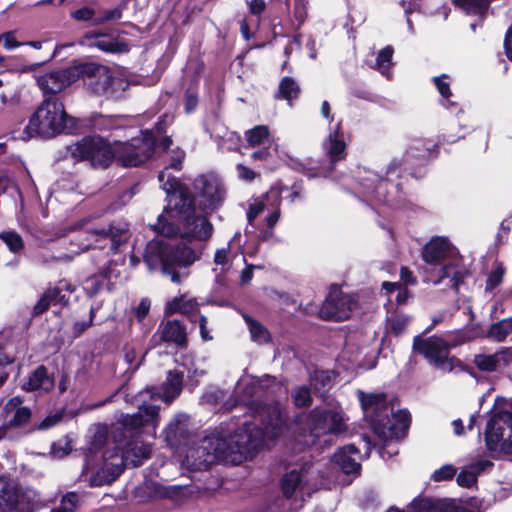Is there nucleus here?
I'll return each mask as SVG.
<instances>
[{
    "label": "nucleus",
    "instance_id": "nucleus-1",
    "mask_svg": "<svg viewBox=\"0 0 512 512\" xmlns=\"http://www.w3.org/2000/svg\"><path fill=\"white\" fill-rule=\"evenodd\" d=\"M264 433L254 424H244L226 437L211 435L185 450L182 465L189 470H205L223 461L240 464L251 459L262 446Z\"/></svg>",
    "mask_w": 512,
    "mask_h": 512
},
{
    "label": "nucleus",
    "instance_id": "nucleus-2",
    "mask_svg": "<svg viewBox=\"0 0 512 512\" xmlns=\"http://www.w3.org/2000/svg\"><path fill=\"white\" fill-rule=\"evenodd\" d=\"M159 181L168 195V209L157 219L155 230L166 237L180 234L183 238L206 240L212 234L207 217L192 206L188 191L175 177L160 172Z\"/></svg>",
    "mask_w": 512,
    "mask_h": 512
},
{
    "label": "nucleus",
    "instance_id": "nucleus-3",
    "mask_svg": "<svg viewBox=\"0 0 512 512\" xmlns=\"http://www.w3.org/2000/svg\"><path fill=\"white\" fill-rule=\"evenodd\" d=\"M347 418L337 403L316 407L301 416L293 427V449L302 452L309 447L322 445L321 438L328 434H341L347 430Z\"/></svg>",
    "mask_w": 512,
    "mask_h": 512
},
{
    "label": "nucleus",
    "instance_id": "nucleus-4",
    "mask_svg": "<svg viewBox=\"0 0 512 512\" xmlns=\"http://www.w3.org/2000/svg\"><path fill=\"white\" fill-rule=\"evenodd\" d=\"M121 143L114 145L108 143L102 137H85L72 144L69 151L77 160H88L94 166L108 167L116 158L123 166H138L148 157L147 151L136 152L137 142Z\"/></svg>",
    "mask_w": 512,
    "mask_h": 512
},
{
    "label": "nucleus",
    "instance_id": "nucleus-5",
    "mask_svg": "<svg viewBox=\"0 0 512 512\" xmlns=\"http://www.w3.org/2000/svg\"><path fill=\"white\" fill-rule=\"evenodd\" d=\"M199 256L183 242L175 240L151 241L145 252V263L150 271L161 269L173 283H180L185 274L177 272V268L192 265Z\"/></svg>",
    "mask_w": 512,
    "mask_h": 512
},
{
    "label": "nucleus",
    "instance_id": "nucleus-6",
    "mask_svg": "<svg viewBox=\"0 0 512 512\" xmlns=\"http://www.w3.org/2000/svg\"><path fill=\"white\" fill-rule=\"evenodd\" d=\"M481 334L482 330L479 325L470 324L464 330L450 335L447 339L435 336L425 339L415 338L413 348L439 369L450 372L455 368L456 360L450 357L449 349L475 339Z\"/></svg>",
    "mask_w": 512,
    "mask_h": 512
},
{
    "label": "nucleus",
    "instance_id": "nucleus-7",
    "mask_svg": "<svg viewBox=\"0 0 512 512\" xmlns=\"http://www.w3.org/2000/svg\"><path fill=\"white\" fill-rule=\"evenodd\" d=\"M69 117L64 105L56 98L44 100L29 118L22 132L21 139L34 137L51 138L67 128Z\"/></svg>",
    "mask_w": 512,
    "mask_h": 512
},
{
    "label": "nucleus",
    "instance_id": "nucleus-8",
    "mask_svg": "<svg viewBox=\"0 0 512 512\" xmlns=\"http://www.w3.org/2000/svg\"><path fill=\"white\" fill-rule=\"evenodd\" d=\"M149 455L150 447L138 442L130 443L127 449L122 453L118 462H108V460L114 458L115 455H108V451H105L103 453L105 460L104 466L91 478V484L93 486L109 484L121 475L124 465L130 464L132 466H138L144 459H147Z\"/></svg>",
    "mask_w": 512,
    "mask_h": 512
},
{
    "label": "nucleus",
    "instance_id": "nucleus-9",
    "mask_svg": "<svg viewBox=\"0 0 512 512\" xmlns=\"http://www.w3.org/2000/svg\"><path fill=\"white\" fill-rule=\"evenodd\" d=\"M485 440L489 450L512 455V402H505L502 410L496 408L487 423Z\"/></svg>",
    "mask_w": 512,
    "mask_h": 512
},
{
    "label": "nucleus",
    "instance_id": "nucleus-10",
    "mask_svg": "<svg viewBox=\"0 0 512 512\" xmlns=\"http://www.w3.org/2000/svg\"><path fill=\"white\" fill-rule=\"evenodd\" d=\"M80 77H85L87 86L95 94L119 97L128 87V83L109 68L96 64L79 65Z\"/></svg>",
    "mask_w": 512,
    "mask_h": 512
},
{
    "label": "nucleus",
    "instance_id": "nucleus-11",
    "mask_svg": "<svg viewBox=\"0 0 512 512\" xmlns=\"http://www.w3.org/2000/svg\"><path fill=\"white\" fill-rule=\"evenodd\" d=\"M128 238V228L126 224L118 226H108L99 229L89 228L81 236L79 250L76 253L87 250L91 246H99L104 248L107 246L106 242L110 243V248L116 250L119 245L125 242Z\"/></svg>",
    "mask_w": 512,
    "mask_h": 512
},
{
    "label": "nucleus",
    "instance_id": "nucleus-12",
    "mask_svg": "<svg viewBox=\"0 0 512 512\" xmlns=\"http://www.w3.org/2000/svg\"><path fill=\"white\" fill-rule=\"evenodd\" d=\"M357 308L358 302L353 295L336 289L324 301L320 315L326 320L342 321L348 319Z\"/></svg>",
    "mask_w": 512,
    "mask_h": 512
},
{
    "label": "nucleus",
    "instance_id": "nucleus-13",
    "mask_svg": "<svg viewBox=\"0 0 512 512\" xmlns=\"http://www.w3.org/2000/svg\"><path fill=\"white\" fill-rule=\"evenodd\" d=\"M80 78L79 65L64 70L52 71L37 79L38 86L44 93L55 94Z\"/></svg>",
    "mask_w": 512,
    "mask_h": 512
},
{
    "label": "nucleus",
    "instance_id": "nucleus-14",
    "mask_svg": "<svg viewBox=\"0 0 512 512\" xmlns=\"http://www.w3.org/2000/svg\"><path fill=\"white\" fill-rule=\"evenodd\" d=\"M385 413L383 419H378L375 425V432L384 440H393L403 437L409 427L410 417L405 410Z\"/></svg>",
    "mask_w": 512,
    "mask_h": 512
},
{
    "label": "nucleus",
    "instance_id": "nucleus-15",
    "mask_svg": "<svg viewBox=\"0 0 512 512\" xmlns=\"http://www.w3.org/2000/svg\"><path fill=\"white\" fill-rule=\"evenodd\" d=\"M137 147L136 152L141 153L142 151L148 152V157L151 156L153 150H162L166 153L167 158L170 160V167L174 169H180L182 160L184 159L185 153L180 148L170 149L172 146V140L170 138H163L159 142H155L150 132L143 134L142 140H136Z\"/></svg>",
    "mask_w": 512,
    "mask_h": 512
},
{
    "label": "nucleus",
    "instance_id": "nucleus-16",
    "mask_svg": "<svg viewBox=\"0 0 512 512\" xmlns=\"http://www.w3.org/2000/svg\"><path fill=\"white\" fill-rule=\"evenodd\" d=\"M358 398L361 402L365 417L371 421L374 430L377 420L383 419L385 413L392 412V408L388 406L386 396L383 393L365 394L359 391Z\"/></svg>",
    "mask_w": 512,
    "mask_h": 512
},
{
    "label": "nucleus",
    "instance_id": "nucleus-17",
    "mask_svg": "<svg viewBox=\"0 0 512 512\" xmlns=\"http://www.w3.org/2000/svg\"><path fill=\"white\" fill-rule=\"evenodd\" d=\"M195 188L202 198L201 204L205 210H212L222 198L219 180L214 176H200L195 181Z\"/></svg>",
    "mask_w": 512,
    "mask_h": 512
},
{
    "label": "nucleus",
    "instance_id": "nucleus-18",
    "mask_svg": "<svg viewBox=\"0 0 512 512\" xmlns=\"http://www.w3.org/2000/svg\"><path fill=\"white\" fill-rule=\"evenodd\" d=\"M22 400L19 397L7 401L3 409V424L0 430L5 433L7 427H19L27 423L31 417L30 409L21 406Z\"/></svg>",
    "mask_w": 512,
    "mask_h": 512
},
{
    "label": "nucleus",
    "instance_id": "nucleus-19",
    "mask_svg": "<svg viewBox=\"0 0 512 512\" xmlns=\"http://www.w3.org/2000/svg\"><path fill=\"white\" fill-rule=\"evenodd\" d=\"M158 419V408L154 405L141 406L138 413L133 415H122L121 424L128 429H137L142 426H152V434H155V428Z\"/></svg>",
    "mask_w": 512,
    "mask_h": 512
},
{
    "label": "nucleus",
    "instance_id": "nucleus-20",
    "mask_svg": "<svg viewBox=\"0 0 512 512\" xmlns=\"http://www.w3.org/2000/svg\"><path fill=\"white\" fill-rule=\"evenodd\" d=\"M454 253L455 251L447 239L437 237L425 246L423 259L428 264L438 265L451 258Z\"/></svg>",
    "mask_w": 512,
    "mask_h": 512
},
{
    "label": "nucleus",
    "instance_id": "nucleus-21",
    "mask_svg": "<svg viewBox=\"0 0 512 512\" xmlns=\"http://www.w3.org/2000/svg\"><path fill=\"white\" fill-rule=\"evenodd\" d=\"M411 512H463V508L456 505L452 499L414 500L410 505Z\"/></svg>",
    "mask_w": 512,
    "mask_h": 512
},
{
    "label": "nucleus",
    "instance_id": "nucleus-22",
    "mask_svg": "<svg viewBox=\"0 0 512 512\" xmlns=\"http://www.w3.org/2000/svg\"><path fill=\"white\" fill-rule=\"evenodd\" d=\"M358 451L354 445H346L338 449L333 455V463L345 474H357L360 470Z\"/></svg>",
    "mask_w": 512,
    "mask_h": 512
},
{
    "label": "nucleus",
    "instance_id": "nucleus-23",
    "mask_svg": "<svg viewBox=\"0 0 512 512\" xmlns=\"http://www.w3.org/2000/svg\"><path fill=\"white\" fill-rule=\"evenodd\" d=\"M186 415H178L172 420L164 431V439L171 447H176L188 437V424Z\"/></svg>",
    "mask_w": 512,
    "mask_h": 512
},
{
    "label": "nucleus",
    "instance_id": "nucleus-24",
    "mask_svg": "<svg viewBox=\"0 0 512 512\" xmlns=\"http://www.w3.org/2000/svg\"><path fill=\"white\" fill-rule=\"evenodd\" d=\"M89 46H94L108 53H124L129 50V45L118 38H111L106 35L95 34L87 36Z\"/></svg>",
    "mask_w": 512,
    "mask_h": 512
},
{
    "label": "nucleus",
    "instance_id": "nucleus-25",
    "mask_svg": "<svg viewBox=\"0 0 512 512\" xmlns=\"http://www.w3.org/2000/svg\"><path fill=\"white\" fill-rule=\"evenodd\" d=\"M323 147L332 163L344 158L346 144L340 132L339 124L336 126L335 130L330 132L327 140L323 144Z\"/></svg>",
    "mask_w": 512,
    "mask_h": 512
},
{
    "label": "nucleus",
    "instance_id": "nucleus-26",
    "mask_svg": "<svg viewBox=\"0 0 512 512\" xmlns=\"http://www.w3.org/2000/svg\"><path fill=\"white\" fill-rule=\"evenodd\" d=\"M18 491V485L14 480L0 477V510L13 511Z\"/></svg>",
    "mask_w": 512,
    "mask_h": 512
},
{
    "label": "nucleus",
    "instance_id": "nucleus-27",
    "mask_svg": "<svg viewBox=\"0 0 512 512\" xmlns=\"http://www.w3.org/2000/svg\"><path fill=\"white\" fill-rule=\"evenodd\" d=\"M54 386L53 380L47 375L45 367H38L32 375L29 376L27 382L23 384V389L26 391H44L51 390Z\"/></svg>",
    "mask_w": 512,
    "mask_h": 512
},
{
    "label": "nucleus",
    "instance_id": "nucleus-28",
    "mask_svg": "<svg viewBox=\"0 0 512 512\" xmlns=\"http://www.w3.org/2000/svg\"><path fill=\"white\" fill-rule=\"evenodd\" d=\"M182 380L183 376L181 373L170 371L161 387L159 398L167 403L173 401L182 390Z\"/></svg>",
    "mask_w": 512,
    "mask_h": 512
},
{
    "label": "nucleus",
    "instance_id": "nucleus-29",
    "mask_svg": "<svg viewBox=\"0 0 512 512\" xmlns=\"http://www.w3.org/2000/svg\"><path fill=\"white\" fill-rule=\"evenodd\" d=\"M40 499L38 493L31 489L26 488L18 491L16 498L14 512H35L39 508Z\"/></svg>",
    "mask_w": 512,
    "mask_h": 512
},
{
    "label": "nucleus",
    "instance_id": "nucleus-30",
    "mask_svg": "<svg viewBox=\"0 0 512 512\" xmlns=\"http://www.w3.org/2000/svg\"><path fill=\"white\" fill-rule=\"evenodd\" d=\"M161 339L166 342H172L178 346H184L186 343V332L178 321H168L161 326Z\"/></svg>",
    "mask_w": 512,
    "mask_h": 512
},
{
    "label": "nucleus",
    "instance_id": "nucleus-31",
    "mask_svg": "<svg viewBox=\"0 0 512 512\" xmlns=\"http://www.w3.org/2000/svg\"><path fill=\"white\" fill-rule=\"evenodd\" d=\"M492 463L488 460H480L469 467L463 469L457 476V483L463 487L472 486L477 479V475L490 467Z\"/></svg>",
    "mask_w": 512,
    "mask_h": 512
},
{
    "label": "nucleus",
    "instance_id": "nucleus-32",
    "mask_svg": "<svg viewBox=\"0 0 512 512\" xmlns=\"http://www.w3.org/2000/svg\"><path fill=\"white\" fill-rule=\"evenodd\" d=\"M266 200L269 201L270 205L267 209L270 212L266 218L267 226L273 228L280 217L281 191L277 188H272L266 194Z\"/></svg>",
    "mask_w": 512,
    "mask_h": 512
},
{
    "label": "nucleus",
    "instance_id": "nucleus-33",
    "mask_svg": "<svg viewBox=\"0 0 512 512\" xmlns=\"http://www.w3.org/2000/svg\"><path fill=\"white\" fill-rule=\"evenodd\" d=\"M198 304L195 299L188 298L187 296H181L180 298H174L166 306V312L173 314L180 312L183 314H192L197 310Z\"/></svg>",
    "mask_w": 512,
    "mask_h": 512
},
{
    "label": "nucleus",
    "instance_id": "nucleus-34",
    "mask_svg": "<svg viewBox=\"0 0 512 512\" xmlns=\"http://www.w3.org/2000/svg\"><path fill=\"white\" fill-rule=\"evenodd\" d=\"M442 273L440 278L434 281V284H439L443 279L448 278V285L452 288L457 289L459 283L463 280L465 276V271L462 269H458L455 265L447 263L440 269Z\"/></svg>",
    "mask_w": 512,
    "mask_h": 512
},
{
    "label": "nucleus",
    "instance_id": "nucleus-35",
    "mask_svg": "<svg viewBox=\"0 0 512 512\" xmlns=\"http://www.w3.org/2000/svg\"><path fill=\"white\" fill-rule=\"evenodd\" d=\"M64 296L61 294L60 288L47 289L37 304L34 306L35 314H42L51 304L63 301Z\"/></svg>",
    "mask_w": 512,
    "mask_h": 512
},
{
    "label": "nucleus",
    "instance_id": "nucleus-36",
    "mask_svg": "<svg viewBox=\"0 0 512 512\" xmlns=\"http://www.w3.org/2000/svg\"><path fill=\"white\" fill-rule=\"evenodd\" d=\"M509 351H503L494 355L481 354L475 357L476 366L483 371H493L497 368L500 361L506 360Z\"/></svg>",
    "mask_w": 512,
    "mask_h": 512
},
{
    "label": "nucleus",
    "instance_id": "nucleus-37",
    "mask_svg": "<svg viewBox=\"0 0 512 512\" xmlns=\"http://www.w3.org/2000/svg\"><path fill=\"white\" fill-rule=\"evenodd\" d=\"M244 319L248 325V329L250 332L251 339L254 342L264 344L269 342L270 340V334L268 330L259 322L252 319L249 316H244Z\"/></svg>",
    "mask_w": 512,
    "mask_h": 512
},
{
    "label": "nucleus",
    "instance_id": "nucleus-38",
    "mask_svg": "<svg viewBox=\"0 0 512 512\" xmlns=\"http://www.w3.org/2000/svg\"><path fill=\"white\" fill-rule=\"evenodd\" d=\"M302 474L293 470L287 473L282 480V490L286 497L290 498L294 495L298 488L302 489Z\"/></svg>",
    "mask_w": 512,
    "mask_h": 512
},
{
    "label": "nucleus",
    "instance_id": "nucleus-39",
    "mask_svg": "<svg viewBox=\"0 0 512 512\" xmlns=\"http://www.w3.org/2000/svg\"><path fill=\"white\" fill-rule=\"evenodd\" d=\"M510 334H512V317L494 323L489 329V336L496 341H503Z\"/></svg>",
    "mask_w": 512,
    "mask_h": 512
},
{
    "label": "nucleus",
    "instance_id": "nucleus-40",
    "mask_svg": "<svg viewBox=\"0 0 512 512\" xmlns=\"http://www.w3.org/2000/svg\"><path fill=\"white\" fill-rule=\"evenodd\" d=\"M248 144L252 147L264 144L269 139V129L267 126H256L245 134Z\"/></svg>",
    "mask_w": 512,
    "mask_h": 512
},
{
    "label": "nucleus",
    "instance_id": "nucleus-41",
    "mask_svg": "<svg viewBox=\"0 0 512 512\" xmlns=\"http://www.w3.org/2000/svg\"><path fill=\"white\" fill-rule=\"evenodd\" d=\"M282 425V416L281 412L278 408H273L272 414L269 418V421L266 424L265 427V436L269 439L275 438L280 430Z\"/></svg>",
    "mask_w": 512,
    "mask_h": 512
},
{
    "label": "nucleus",
    "instance_id": "nucleus-42",
    "mask_svg": "<svg viewBox=\"0 0 512 512\" xmlns=\"http://www.w3.org/2000/svg\"><path fill=\"white\" fill-rule=\"evenodd\" d=\"M0 239L6 244L9 250L17 253L24 247L23 240L20 235L13 231H4L0 233Z\"/></svg>",
    "mask_w": 512,
    "mask_h": 512
},
{
    "label": "nucleus",
    "instance_id": "nucleus-43",
    "mask_svg": "<svg viewBox=\"0 0 512 512\" xmlns=\"http://www.w3.org/2000/svg\"><path fill=\"white\" fill-rule=\"evenodd\" d=\"M409 322V317L402 314H397L388 319L387 331L397 336L401 334Z\"/></svg>",
    "mask_w": 512,
    "mask_h": 512
},
{
    "label": "nucleus",
    "instance_id": "nucleus-44",
    "mask_svg": "<svg viewBox=\"0 0 512 512\" xmlns=\"http://www.w3.org/2000/svg\"><path fill=\"white\" fill-rule=\"evenodd\" d=\"M331 383L332 378L328 371H316L311 377V385L316 391L329 388Z\"/></svg>",
    "mask_w": 512,
    "mask_h": 512
},
{
    "label": "nucleus",
    "instance_id": "nucleus-45",
    "mask_svg": "<svg viewBox=\"0 0 512 512\" xmlns=\"http://www.w3.org/2000/svg\"><path fill=\"white\" fill-rule=\"evenodd\" d=\"M393 55V49L391 47H385L378 53L376 68L383 74L387 75L391 65V58Z\"/></svg>",
    "mask_w": 512,
    "mask_h": 512
},
{
    "label": "nucleus",
    "instance_id": "nucleus-46",
    "mask_svg": "<svg viewBox=\"0 0 512 512\" xmlns=\"http://www.w3.org/2000/svg\"><path fill=\"white\" fill-rule=\"evenodd\" d=\"M279 90L281 95L287 99L291 100L298 96L299 86L296 82L291 78H284L279 86Z\"/></svg>",
    "mask_w": 512,
    "mask_h": 512
},
{
    "label": "nucleus",
    "instance_id": "nucleus-47",
    "mask_svg": "<svg viewBox=\"0 0 512 512\" xmlns=\"http://www.w3.org/2000/svg\"><path fill=\"white\" fill-rule=\"evenodd\" d=\"M122 17V11L119 7L104 10L99 13L94 19V25H100L109 21H116Z\"/></svg>",
    "mask_w": 512,
    "mask_h": 512
},
{
    "label": "nucleus",
    "instance_id": "nucleus-48",
    "mask_svg": "<svg viewBox=\"0 0 512 512\" xmlns=\"http://www.w3.org/2000/svg\"><path fill=\"white\" fill-rule=\"evenodd\" d=\"M456 474V469L452 465H443L439 469L435 470L431 479L435 482L446 481L454 477Z\"/></svg>",
    "mask_w": 512,
    "mask_h": 512
},
{
    "label": "nucleus",
    "instance_id": "nucleus-49",
    "mask_svg": "<svg viewBox=\"0 0 512 512\" xmlns=\"http://www.w3.org/2000/svg\"><path fill=\"white\" fill-rule=\"evenodd\" d=\"M292 397L294 403L299 407L308 406L311 403L310 392L306 387L296 388L292 393Z\"/></svg>",
    "mask_w": 512,
    "mask_h": 512
},
{
    "label": "nucleus",
    "instance_id": "nucleus-50",
    "mask_svg": "<svg viewBox=\"0 0 512 512\" xmlns=\"http://www.w3.org/2000/svg\"><path fill=\"white\" fill-rule=\"evenodd\" d=\"M231 249L230 244L226 247H222L215 252L214 263L216 265H221L223 269L229 268L231 257H230Z\"/></svg>",
    "mask_w": 512,
    "mask_h": 512
},
{
    "label": "nucleus",
    "instance_id": "nucleus-51",
    "mask_svg": "<svg viewBox=\"0 0 512 512\" xmlns=\"http://www.w3.org/2000/svg\"><path fill=\"white\" fill-rule=\"evenodd\" d=\"M270 207L269 201L266 200V197L264 199L256 200L249 208V211L247 213V217L250 223L265 209H268Z\"/></svg>",
    "mask_w": 512,
    "mask_h": 512
},
{
    "label": "nucleus",
    "instance_id": "nucleus-52",
    "mask_svg": "<svg viewBox=\"0 0 512 512\" xmlns=\"http://www.w3.org/2000/svg\"><path fill=\"white\" fill-rule=\"evenodd\" d=\"M464 8L470 12L475 14H482L488 6L487 0H463Z\"/></svg>",
    "mask_w": 512,
    "mask_h": 512
},
{
    "label": "nucleus",
    "instance_id": "nucleus-53",
    "mask_svg": "<svg viewBox=\"0 0 512 512\" xmlns=\"http://www.w3.org/2000/svg\"><path fill=\"white\" fill-rule=\"evenodd\" d=\"M96 13L92 8L83 7L72 13V17L78 21H91L92 25H94V19L96 17Z\"/></svg>",
    "mask_w": 512,
    "mask_h": 512
},
{
    "label": "nucleus",
    "instance_id": "nucleus-54",
    "mask_svg": "<svg viewBox=\"0 0 512 512\" xmlns=\"http://www.w3.org/2000/svg\"><path fill=\"white\" fill-rule=\"evenodd\" d=\"M76 500L77 496L75 494H68L63 497L61 506L51 512H73Z\"/></svg>",
    "mask_w": 512,
    "mask_h": 512
},
{
    "label": "nucleus",
    "instance_id": "nucleus-55",
    "mask_svg": "<svg viewBox=\"0 0 512 512\" xmlns=\"http://www.w3.org/2000/svg\"><path fill=\"white\" fill-rule=\"evenodd\" d=\"M0 40H1V43H3V46L7 49V50H12V49H15L17 47H20L21 45H23V43L21 42H18L15 38V35L13 32H6V33H3L0 35Z\"/></svg>",
    "mask_w": 512,
    "mask_h": 512
},
{
    "label": "nucleus",
    "instance_id": "nucleus-56",
    "mask_svg": "<svg viewBox=\"0 0 512 512\" xmlns=\"http://www.w3.org/2000/svg\"><path fill=\"white\" fill-rule=\"evenodd\" d=\"M502 277L503 271L501 269L493 271L487 279L486 290H492L498 286L502 281Z\"/></svg>",
    "mask_w": 512,
    "mask_h": 512
},
{
    "label": "nucleus",
    "instance_id": "nucleus-57",
    "mask_svg": "<svg viewBox=\"0 0 512 512\" xmlns=\"http://www.w3.org/2000/svg\"><path fill=\"white\" fill-rule=\"evenodd\" d=\"M236 169L239 178L244 181H253L257 177V173L255 171L242 164H239Z\"/></svg>",
    "mask_w": 512,
    "mask_h": 512
},
{
    "label": "nucleus",
    "instance_id": "nucleus-58",
    "mask_svg": "<svg viewBox=\"0 0 512 512\" xmlns=\"http://www.w3.org/2000/svg\"><path fill=\"white\" fill-rule=\"evenodd\" d=\"M433 82L442 97L448 99L451 96L449 84L442 80V77H434Z\"/></svg>",
    "mask_w": 512,
    "mask_h": 512
},
{
    "label": "nucleus",
    "instance_id": "nucleus-59",
    "mask_svg": "<svg viewBox=\"0 0 512 512\" xmlns=\"http://www.w3.org/2000/svg\"><path fill=\"white\" fill-rule=\"evenodd\" d=\"M248 5L250 12L255 15L262 13L266 7L264 0H251Z\"/></svg>",
    "mask_w": 512,
    "mask_h": 512
},
{
    "label": "nucleus",
    "instance_id": "nucleus-60",
    "mask_svg": "<svg viewBox=\"0 0 512 512\" xmlns=\"http://www.w3.org/2000/svg\"><path fill=\"white\" fill-rule=\"evenodd\" d=\"M61 419V415L54 414L46 417L38 426L39 429H48L54 426Z\"/></svg>",
    "mask_w": 512,
    "mask_h": 512
},
{
    "label": "nucleus",
    "instance_id": "nucleus-61",
    "mask_svg": "<svg viewBox=\"0 0 512 512\" xmlns=\"http://www.w3.org/2000/svg\"><path fill=\"white\" fill-rule=\"evenodd\" d=\"M206 325H207V318L204 315H200L199 316V327H200L201 338L204 341H209L212 339V336L209 334Z\"/></svg>",
    "mask_w": 512,
    "mask_h": 512
},
{
    "label": "nucleus",
    "instance_id": "nucleus-62",
    "mask_svg": "<svg viewBox=\"0 0 512 512\" xmlns=\"http://www.w3.org/2000/svg\"><path fill=\"white\" fill-rule=\"evenodd\" d=\"M149 308H150V305L148 302L146 301H142L137 310H136V315H137V318L139 321L143 320L145 318V316L148 314L149 312Z\"/></svg>",
    "mask_w": 512,
    "mask_h": 512
},
{
    "label": "nucleus",
    "instance_id": "nucleus-63",
    "mask_svg": "<svg viewBox=\"0 0 512 512\" xmlns=\"http://www.w3.org/2000/svg\"><path fill=\"white\" fill-rule=\"evenodd\" d=\"M506 54L512 60V28L508 31L505 39Z\"/></svg>",
    "mask_w": 512,
    "mask_h": 512
},
{
    "label": "nucleus",
    "instance_id": "nucleus-64",
    "mask_svg": "<svg viewBox=\"0 0 512 512\" xmlns=\"http://www.w3.org/2000/svg\"><path fill=\"white\" fill-rule=\"evenodd\" d=\"M401 279L405 284L415 283V279L412 276V273L405 267L401 269Z\"/></svg>",
    "mask_w": 512,
    "mask_h": 512
}]
</instances>
